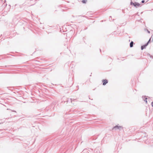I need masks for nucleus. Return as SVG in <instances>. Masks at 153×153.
<instances>
[{
    "instance_id": "f257e3e1",
    "label": "nucleus",
    "mask_w": 153,
    "mask_h": 153,
    "mask_svg": "<svg viewBox=\"0 0 153 153\" xmlns=\"http://www.w3.org/2000/svg\"><path fill=\"white\" fill-rule=\"evenodd\" d=\"M130 4L131 5H133L135 7L137 8L138 7L140 6V4L137 2H135L134 3L133 2L131 1L130 3Z\"/></svg>"
},
{
    "instance_id": "f03ea898",
    "label": "nucleus",
    "mask_w": 153,
    "mask_h": 153,
    "mask_svg": "<svg viewBox=\"0 0 153 153\" xmlns=\"http://www.w3.org/2000/svg\"><path fill=\"white\" fill-rule=\"evenodd\" d=\"M151 38L150 39L148 42H147V43L146 44H145V45H143V46H142L141 47V49L142 50H143L144 49H145L146 48V47L147 46L149 42H150V41Z\"/></svg>"
},
{
    "instance_id": "7ed1b4c3",
    "label": "nucleus",
    "mask_w": 153,
    "mask_h": 153,
    "mask_svg": "<svg viewBox=\"0 0 153 153\" xmlns=\"http://www.w3.org/2000/svg\"><path fill=\"white\" fill-rule=\"evenodd\" d=\"M119 129V130H121V129H122L123 128V127L122 126H114L112 128L113 129Z\"/></svg>"
},
{
    "instance_id": "20e7f679",
    "label": "nucleus",
    "mask_w": 153,
    "mask_h": 153,
    "mask_svg": "<svg viewBox=\"0 0 153 153\" xmlns=\"http://www.w3.org/2000/svg\"><path fill=\"white\" fill-rule=\"evenodd\" d=\"M103 85H105L108 82V81L107 79H103L102 80Z\"/></svg>"
},
{
    "instance_id": "39448f33",
    "label": "nucleus",
    "mask_w": 153,
    "mask_h": 153,
    "mask_svg": "<svg viewBox=\"0 0 153 153\" xmlns=\"http://www.w3.org/2000/svg\"><path fill=\"white\" fill-rule=\"evenodd\" d=\"M134 42L133 41H131L130 44V46L131 48L133 46Z\"/></svg>"
},
{
    "instance_id": "423d86ee",
    "label": "nucleus",
    "mask_w": 153,
    "mask_h": 153,
    "mask_svg": "<svg viewBox=\"0 0 153 153\" xmlns=\"http://www.w3.org/2000/svg\"><path fill=\"white\" fill-rule=\"evenodd\" d=\"M76 99H74V98H71V102L74 105V103H72V102L74 100H75Z\"/></svg>"
},
{
    "instance_id": "0eeeda50",
    "label": "nucleus",
    "mask_w": 153,
    "mask_h": 153,
    "mask_svg": "<svg viewBox=\"0 0 153 153\" xmlns=\"http://www.w3.org/2000/svg\"><path fill=\"white\" fill-rule=\"evenodd\" d=\"M87 1V0H83L82 2L83 3H85Z\"/></svg>"
},
{
    "instance_id": "6e6552de",
    "label": "nucleus",
    "mask_w": 153,
    "mask_h": 153,
    "mask_svg": "<svg viewBox=\"0 0 153 153\" xmlns=\"http://www.w3.org/2000/svg\"><path fill=\"white\" fill-rule=\"evenodd\" d=\"M151 104L152 107H153V101L152 102Z\"/></svg>"
},
{
    "instance_id": "1a4fd4ad",
    "label": "nucleus",
    "mask_w": 153,
    "mask_h": 153,
    "mask_svg": "<svg viewBox=\"0 0 153 153\" xmlns=\"http://www.w3.org/2000/svg\"><path fill=\"white\" fill-rule=\"evenodd\" d=\"M144 2H145V1H144V0H143L142 1H141V2H142V3H144Z\"/></svg>"
},
{
    "instance_id": "9d476101",
    "label": "nucleus",
    "mask_w": 153,
    "mask_h": 153,
    "mask_svg": "<svg viewBox=\"0 0 153 153\" xmlns=\"http://www.w3.org/2000/svg\"><path fill=\"white\" fill-rule=\"evenodd\" d=\"M147 99V98H146V99H145L146 100H145V101H146V103L147 102V100H146Z\"/></svg>"
},
{
    "instance_id": "9b49d317",
    "label": "nucleus",
    "mask_w": 153,
    "mask_h": 153,
    "mask_svg": "<svg viewBox=\"0 0 153 153\" xmlns=\"http://www.w3.org/2000/svg\"><path fill=\"white\" fill-rule=\"evenodd\" d=\"M148 33H150V31H148Z\"/></svg>"
},
{
    "instance_id": "f8f14e48",
    "label": "nucleus",
    "mask_w": 153,
    "mask_h": 153,
    "mask_svg": "<svg viewBox=\"0 0 153 153\" xmlns=\"http://www.w3.org/2000/svg\"><path fill=\"white\" fill-rule=\"evenodd\" d=\"M152 40L153 41V38H152Z\"/></svg>"
}]
</instances>
